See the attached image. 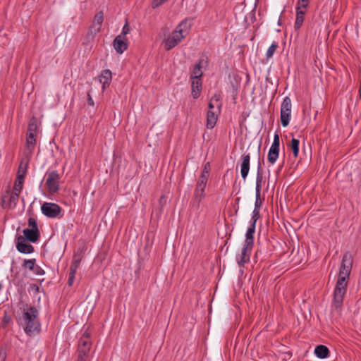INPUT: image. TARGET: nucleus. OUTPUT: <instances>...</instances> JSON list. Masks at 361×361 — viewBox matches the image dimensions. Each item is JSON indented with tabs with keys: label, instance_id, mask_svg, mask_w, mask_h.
<instances>
[{
	"label": "nucleus",
	"instance_id": "nucleus-1",
	"mask_svg": "<svg viewBox=\"0 0 361 361\" xmlns=\"http://www.w3.org/2000/svg\"><path fill=\"white\" fill-rule=\"evenodd\" d=\"M352 267L353 257L350 252H346L343 255L338 277L334 291L333 305L336 308L341 307L343 304Z\"/></svg>",
	"mask_w": 361,
	"mask_h": 361
},
{
	"label": "nucleus",
	"instance_id": "nucleus-2",
	"mask_svg": "<svg viewBox=\"0 0 361 361\" xmlns=\"http://www.w3.org/2000/svg\"><path fill=\"white\" fill-rule=\"evenodd\" d=\"M91 348L92 341L90 334L86 331L78 341L76 361H89Z\"/></svg>",
	"mask_w": 361,
	"mask_h": 361
},
{
	"label": "nucleus",
	"instance_id": "nucleus-3",
	"mask_svg": "<svg viewBox=\"0 0 361 361\" xmlns=\"http://www.w3.org/2000/svg\"><path fill=\"white\" fill-rule=\"evenodd\" d=\"M187 27V21L183 20L172 32L171 35L168 37L164 42V48L166 51H169L177 44H178L181 40L185 38V35L183 34V29Z\"/></svg>",
	"mask_w": 361,
	"mask_h": 361
},
{
	"label": "nucleus",
	"instance_id": "nucleus-4",
	"mask_svg": "<svg viewBox=\"0 0 361 361\" xmlns=\"http://www.w3.org/2000/svg\"><path fill=\"white\" fill-rule=\"evenodd\" d=\"M45 176L47 177L45 185L48 192L51 195L56 193L60 188L59 180L61 177L59 173L56 171H51L47 172Z\"/></svg>",
	"mask_w": 361,
	"mask_h": 361
},
{
	"label": "nucleus",
	"instance_id": "nucleus-5",
	"mask_svg": "<svg viewBox=\"0 0 361 361\" xmlns=\"http://www.w3.org/2000/svg\"><path fill=\"white\" fill-rule=\"evenodd\" d=\"M291 116V100L286 97L281 106V122L283 127L288 126Z\"/></svg>",
	"mask_w": 361,
	"mask_h": 361
},
{
	"label": "nucleus",
	"instance_id": "nucleus-6",
	"mask_svg": "<svg viewBox=\"0 0 361 361\" xmlns=\"http://www.w3.org/2000/svg\"><path fill=\"white\" fill-rule=\"evenodd\" d=\"M263 180V174H262V168L260 164L258 165L257 167V173L256 178V200L255 203L254 209L260 210V208L262 204V201L260 199L261 190H262V183Z\"/></svg>",
	"mask_w": 361,
	"mask_h": 361
},
{
	"label": "nucleus",
	"instance_id": "nucleus-7",
	"mask_svg": "<svg viewBox=\"0 0 361 361\" xmlns=\"http://www.w3.org/2000/svg\"><path fill=\"white\" fill-rule=\"evenodd\" d=\"M19 195L17 193L6 191L1 197V207L4 209H13L17 205Z\"/></svg>",
	"mask_w": 361,
	"mask_h": 361
},
{
	"label": "nucleus",
	"instance_id": "nucleus-8",
	"mask_svg": "<svg viewBox=\"0 0 361 361\" xmlns=\"http://www.w3.org/2000/svg\"><path fill=\"white\" fill-rule=\"evenodd\" d=\"M42 213L49 218H56L61 212V208L55 203L44 202L41 207Z\"/></svg>",
	"mask_w": 361,
	"mask_h": 361
},
{
	"label": "nucleus",
	"instance_id": "nucleus-9",
	"mask_svg": "<svg viewBox=\"0 0 361 361\" xmlns=\"http://www.w3.org/2000/svg\"><path fill=\"white\" fill-rule=\"evenodd\" d=\"M280 139L278 134H275L274 142L269 149L268 153V161L270 164H274L279 157V154Z\"/></svg>",
	"mask_w": 361,
	"mask_h": 361
},
{
	"label": "nucleus",
	"instance_id": "nucleus-10",
	"mask_svg": "<svg viewBox=\"0 0 361 361\" xmlns=\"http://www.w3.org/2000/svg\"><path fill=\"white\" fill-rule=\"evenodd\" d=\"M104 20V13L102 11H99L96 13L94 17L93 23L89 28L88 35H91L94 37L100 30Z\"/></svg>",
	"mask_w": 361,
	"mask_h": 361
},
{
	"label": "nucleus",
	"instance_id": "nucleus-11",
	"mask_svg": "<svg viewBox=\"0 0 361 361\" xmlns=\"http://www.w3.org/2000/svg\"><path fill=\"white\" fill-rule=\"evenodd\" d=\"M16 249L23 254H30L34 252V247L26 243V240L22 235H18L16 238Z\"/></svg>",
	"mask_w": 361,
	"mask_h": 361
},
{
	"label": "nucleus",
	"instance_id": "nucleus-12",
	"mask_svg": "<svg viewBox=\"0 0 361 361\" xmlns=\"http://www.w3.org/2000/svg\"><path fill=\"white\" fill-rule=\"evenodd\" d=\"M252 246L244 245L242 249L241 253L236 256V260L240 267L244 266V264L250 261L251 252L252 250Z\"/></svg>",
	"mask_w": 361,
	"mask_h": 361
},
{
	"label": "nucleus",
	"instance_id": "nucleus-13",
	"mask_svg": "<svg viewBox=\"0 0 361 361\" xmlns=\"http://www.w3.org/2000/svg\"><path fill=\"white\" fill-rule=\"evenodd\" d=\"M113 45L117 53L122 54L128 49V39L123 35H118L114 39Z\"/></svg>",
	"mask_w": 361,
	"mask_h": 361
},
{
	"label": "nucleus",
	"instance_id": "nucleus-14",
	"mask_svg": "<svg viewBox=\"0 0 361 361\" xmlns=\"http://www.w3.org/2000/svg\"><path fill=\"white\" fill-rule=\"evenodd\" d=\"M24 331L30 336H34L40 331V323L39 319H35L25 323Z\"/></svg>",
	"mask_w": 361,
	"mask_h": 361
},
{
	"label": "nucleus",
	"instance_id": "nucleus-15",
	"mask_svg": "<svg viewBox=\"0 0 361 361\" xmlns=\"http://www.w3.org/2000/svg\"><path fill=\"white\" fill-rule=\"evenodd\" d=\"M23 238L30 243H36L40 237L39 229L25 228L23 231Z\"/></svg>",
	"mask_w": 361,
	"mask_h": 361
},
{
	"label": "nucleus",
	"instance_id": "nucleus-16",
	"mask_svg": "<svg viewBox=\"0 0 361 361\" xmlns=\"http://www.w3.org/2000/svg\"><path fill=\"white\" fill-rule=\"evenodd\" d=\"M240 174L243 180H245L250 171V154H244L241 157Z\"/></svg>",
	"mask_w": 361,
	"mask_h": 361
},
{
	"label": "nucleus",
	"instance_id": "nucleus-17",
	"mask_svg": "<svg viewBox=\"0 0 361 361\" xmlns=\"http://www.w3.org/2000/svg\"><path fill=\"white\" fill-rule=\"evenodd\" d=\"M221 106L222 102L221 94L219 92H216L210 99V101L208 104V110H221Z\"/></svg>",
	"mask_w": 361,
	"mask_h": 361
},
{
	"label": "nucleus",
	"instance_id": "nucleus-18",
	"mask_svg": "<svg viewBox=\"0 0 361 361\" xmlns=\"http://www.w3.org/2000/svg\"><path fill=\"white\" fill-rule=\"evenodd\" d=\"M221 110L211 111L208 110L207 113V128L212 129L215 126L218 116L220 114Z\"/></svg>",
	"mask_w": 361,
	"mask_h": 361
},
{
	"label": "nucleus",
	"instance_id": "nucleus-19",
	"mask_svg": "<svg viewBox=\"0 0 361 361\" xmlns=\"http://www.w3.org/2000/svg\"><path fill=\"white\" fill-rule=\"evenodd\" d=\"M99 78V82L102 84V89L105 90L110 85L112 74L110 70L106 69L102 71Z\"/></svg>",
	"mask_w": 361,
	"mask_h": 361
},
{
	"label": "nucleus",
	"instance_id": "nucleus-20",
	"mask_svg": "<svg viewBox=\"0 0 361 361\" xmlns=\"http://www.w3.org/2000/svg\"><path fill=\"white\" fill-rule=\"evenodd\" d=\"M38 319V311L35 307H30L23 314L25 323Z\"/></svg>",
	"mask_w": 361,
	"mask_h": 361
},
{
	"label": "nucleus",
	"instance_id": "nucleus-21",
	"mask_svg": "<svg viewBox=\"0 0 361 361\" xmlns=\"http://www.w3.org/2000/svg\"><path fill=\"white\" fill-rule=\"evenodd\" d=\"M192 96L194 99H197L200 97L202 90V82L201 80L192 79L191 84Z\"/></svg>",
	"mask_w": 361,
	"mask_h": 361
},
{
	"label": "nucleus",
	"instance_id": "nucleus-22",
	"mask_svg": "<svg viewBox=\"0 0 361 361\" xmlns=\"http://www.w3.org/2000/svg\"><path fill=\"white\" fill-rule=\"evenodd\" d=\"M255 231V226L250 224L249 228H247L246 234H245V240L244 245L253 247Z\"/></svg>",
	"mask_w": 361,
	"mask_h": 361
},
{
	"label": "nucleus",
	"instance_id": "nucleus-23",
	"mask_svg": "<svg viewBox=\"0 0 361 361\" xmlns=\"http://www.w3.org/2000/svg\"><path fill=\"white\" fill-rule=\"evenodd\" d=\"M28 167V160L23 159L19 164L17 172V177L19 179H24Z\"/></svg>",
	"mask_w": 361,
	"mask_h": 361
},
{
	"label": "nucleus",
	"instance_id": "nucleus-24",
	"mask_svg": "<svg viewBox=\"0 0 361 361\" xmlns=\"http://www.w3.org/2000/svg\"><path fill=\"white\" fill-rule=\"evenodd\" d=\"M314 354L317 357L324 359L329 356V350L324 345H319L314 349Z\"/></svg>",
	"mask_w": 361,
	"mask_h": 361
},
{
	"label": "nucleus",
	"instance_id": "nucleus-25",
	"mask_svg": "<svg viewBox=\"0 0 361 361\" xmlns=\"http://www.w3.org/2000/svg\"><path fill=\"white\" fill-rule=\"evenodd\" d=\"M204 190L195 188L193 195V204H196L197 207H198L200 202L204 198Z\"/></svg>",
	"mask_w": 361,
	"mask_h": 361
},
{
	"label": "nucleus",
	"instance_id": "nucleus-26",
	"mask_svg": "<svg viewBox=\"0 0 361 361\" xmlns=\"http://www.w3.org/2000/svg\"><path fill=\"white\" fill-rule=\"evenodd\" d=\"M305 12L306 11L305 10H299V8H296V19L295 22V28L296 30H298L302 26Z\"/></svg>",
	"mask_w": 361,
	"mask_h": 361
},
{
	"label": "nucleus",
	"instance_id": "nucleus-27",
	"mask_svg": "<svg viewBox=\"0 0 361 361\" xmlns=\"http://www.w3.org/2000/svg\"><path fill=\"white\" fill-rule=\"evenodd\" d=\"M202 60H200L197 64L194 66L191 75V79L201 80V77L203 74L202 71Z\"/></svg>",
	"mask_w": 361,
	"mask_h": 361
},
{
	"label": "nucleus",
	"instance_id": "nucleus-28",
	"mask_svg": "<svg viewBox=\"0 0 361 361\" xmlns=\"http://www.w3.org/2000/svg\"><path fill=\"white\" fill-rule=\"evenodd\" d=\"M37 134L32 133H27L26 145L30 150L33 149L36 144Z\"/></svg>",
	"mask_w": 361,
	"mask_h": 361
},
{
	"label": "nucleus",
	"instance_id": "nucleus-29",
	"mask_svg": "<svg viewBox=\"0 0 361 361\" xmlns=\"http://www.w3.org/2000/svg\"><path fill=\"white\" fill-rule=\"evenodd\" d=\"M299 144L300 142L298 139L292 138L289 144L290 149L293 151V156L295 158L298 157L299 153Z\"/></svg>",
	"mask_w": 361,
	"mask_h": 361
},
{
	"label": "nucleus",
	"instance_id": "nucleus-30",
	"mask_svg": "<svg viewBox=\"0 0 361 361\" xmlns=\"http://www.w3.org/2000/svg\"><path fill=\"white\" fill-rule=\"evenodd\" d=\"M37 118L32 116L29 122L27 133H32L37 134Z\"/></svg>",
	"mask_w": 361,
	"mask_h": 361
},
{
	"label": "nucleus",
	"instance_id": "nucleus-31",
	"mask_svg": "<svg viewBox=\"0 0 361 361\" xmlns=\"http://www.w3.org/2000/svg\"><path fill=\"white\" fill-rule=\"evenodd\" d=\"M23 182L24 179H19L18 177H16L13 189V193H17V195H19L23 189Z\"/></svg>",
	"mask_w": 361,
	"mask_h": 361
},
{
	"label": "nucleus",
	"instance_id": "nucleus-32",
	"mask_svg": "<svg viewBox=\"0 0 361 361\" xmlns=\"http://www.w3.org/2000/svg\"><path fill=\"white\" fill-rule=\"evenodd\" d=\"M208 178H207L204 175L200 176L198 178L197 182L196 183V188H199L201 190H205L207 183Z\"/></svg>",
	"mask_w": 361,
	"mask_h": 361
},
{
	"label": "nucleus",
	"instance_id": "nucleus-33",
	"mask_svg": "<svg viewBox=\"0 0 361 361\" xmlns=\"http://www.w3.org/2000/svg\"><path fill=\"white\" fill-rule=\"evenodd\" d=\"M279 45L276 42H274L271 44V45L269 47L266 53V57L267 60L273 56L274 52L276 51Z\"/></svg>",
	"mask_w": 361,
	"mask_h": 361
},
{
	"label": "nucleus",
	"instance_id": "nucleus-34",
	"mask_svg": "<svg viewBox=\"0 0 361 361\" xmlns=\"http://www.w3.org/2000/svg\"><path fill=\"white\" fill-rule=\"evenodd\" d=\"M36 264L35 259H25L23 262V267L28 269L29 270L34 269V267Z\"/></svg>",
	"mask_w": 361,
	"mask_h": 361
},
{
	"label": "nucleus",
	"instance_id": "nucleus-35",
	"mask_svg": "<svg viewBox=\"0 0 361 361\" xmlns=\"http://www.w3.org/2000/svg\"><path fill=\"white\" fill-rule=\"evenodd\" d=\"M309 1L310 0H298L296 8H299V10L306 11V8L309 4Z\"/></svg>",
	"mask_w": 361,
	"mask_h": 361
},
{
	"label": "nucleus",
	"instance_id": "nucleus-36",
	"mask_svg": "<svg viewBox=\"0 0 361 361\" xmlns=\"http://www.w3.org/2000/svg\"><path fill=\"white\" fill-rule=\"evenodd\" d=\"M260 214L259 210L254 209L252 212V216L251 218L250 224L256 225L257 221L259 219Z\"/></svg>",
	"mask_w": 361,
	"mask_h": 361
},
{
	"label": "nucleus",
	"instance_id": "nucleus-37",
	"mask_svg": "<svg viewBox=\"0 0 361 361\" xmlns=\"http://www.w3.org/2000/svg\"><path fill=\"white\" fill-rule=\"evenodd\" d=\"M28 226L30 227L29 228L39 229L36 219L32 217L28 219Z\"/></svg>",
	"mask_w": 361,
	"mask_h": 361
},
{
	"label": "nucleus",
	"instance_id": "nucleus-38",
	"mask_svg": "<svg viewBox=\"0 0 361 361\" xmlns=\"http://www.w3.org/2000/svg\"><path fill=\"white\" fill-rule=\"evenodd\" d=\"M36 275H44V271L37 264H35L34 267V269L31 270Z\"/></svg>",
	"mask_w": 361,
	"mask_h": 361
},
{
	"label": "nucleus",
	"instance_id": "nucleus-39",
	"mask_svg": "<svg viewBox=\"0 0 361 361\" xmlns=\"http://www.w3.org/2000/svg\"><path fill=\"white\" fill-rule=\"evenodd\" d=\"M209 170H210V164L209 162H207L204 164L203 170H202L200 176L204 175L207 178H209Z\"/></svg>",
	"mask_w": 361,
	"mask_h": 361
},
{
	"label": "nucleus",
	"instance_id": "nucleus-40",
	"mask_svg": "<svg viewBox=\"0 0 361 361\" xmlns=\"http://www.w3.org/2000/svg\"><path fill=\"white\" fill-rule=\"evenodd\" d=\"M75 274H76V272H75V271H73H73H69L68 279V285L69 286H71L73 284Z\"/></svg>",
	"mask_w": 361,
	"mask_h": 361
},
{
	"label": "nucleus",
	"instance_id": "nucleus-41",
	"mask_svg": "<svg viewBox=\"0 0 361 361\" xmlns=\"http://www.w3.org/2000/svg\"><path fill=\"white\" fill-rule=\"evenodd\" d=\"M80 262H78V260H74L73 259V262H72V263L71 264V267H70V271H73H73L76 272L77 269H78V267L80 265Z\"/></svg>",
	"mask_w": 361,
	"mask_h": 361
},
{
	"label": "nucleus",
	"instance_id": "nucleus-42",
	"mask_svg": "<svg viewBox=\"0 0 361 361\" xmlns=\"http://www.w3.org/2000/svg\"><path fill=\"white\" fill-rule=\"evenodd\" d=\"M167 0H153V1L152 2V7L153 8H158L159 6L163 4Z\"/></svg>",
	"mask_w": 361,
	"mask_h": 361
},
{
	"label": "nucleus",
	"instance_id": "nucleus-43",
	"mask_svg": "<svg viewBox=\"0 0 361 361\" xmlns=\"http://www.w3.org/2000/svg\"><path fill=\"white\" fill-rule=\"evenodd\" d=\"M130 28L128 23L126 22V23L123 27L122 32L120 35H123L124 37H126V35L127 34H128L130 32Z\"/></svg>",
	"mask_w": 361,
	"mask_h": 361
},
{
	"label": "nucleus",
	"instance_id": "nucleus-44",
	"mask_svg": "<svg viewBox=\"0 0 361 361\" xmlns=\"http://www.w3.org/2000/svg\"><path fill=\"white\" fill-rule=\"evenodd\" d=\"M39 286L35 284H31L29 287V292H32L34 294L39 293Z\"/></svg>",
	"mask_w": 361,
	"mask_h": 361
},
{
	"label": "nucleus",
	"instance_id": "nucleus-45",
	"mask_svg": "<svg viewBox=\"0 0 361 361\" xmlns=\"http://www.w3.org/2000/svg\"><path fill=\"white\" fill-rule=\"evenodd\" d=\"M82 259V255L81 252L80 253L76 252L74 254V255H73L74 260H78V262H80Z\"/></svg>",
	"mask_w": 361,
	"mask_h": 361
},
{
	"label": "nucleus",
	"instance_id": "nucleus-46",
	"mask_svg": "<svg viewBox=\"0 0 361 361\" xmlns=\"http://www.w3.org/2000/svg\"><path fill=\"white\" fill-rule=\"evenodd\" d=\"M87 102H88L89 105L94 106V101H93L90 92L87 93Z\"/></svg>",
	"mask_w": 361,
	"mask_h": 361
},
{
	"label": "nucleus",
	"instance_id": "nucleus-47",
	"mask_svg": "<svg viewBox=\"0 0 361 361\" xmlns=\"http://www.w3.org/2000/svg\"><path fill=\"white\" fill-rule=\"evenodd\" d=\"M164 200L165 201V198L164 196H161L159 200L160 203L161 204L162 202H164Z\"/></svg>",
	"mask_w": 361,
	"mask_h": 361
},
{
	"label": "nucleus",
	"instance_id": "nucleus-48",
	"mask_svg": "<svg viewBox=\"0 0 361 361\" xmlns=\"http://www.w3.org/2000/svg\"><path fill=\"white\" fill-rule=\"evenodd\" d=\"M0 361H4V357H0Z\"/></svg>",
	"mask_w": 361,
	"mask_h": 361
},
{
	"label": "nucleus",
	"instance_id": "nucleus-49",
	"mask_svg": "<svg viewBox=\"0 0 361 361\" xmlns=\"http://www.w3.org/2000/svg\"><path fill=\"white\" fill-rule=\"evenodd\" d=\"M239 200H240V198H239V197H238V198L236 199V201H237V202H238Z\"/></svg>",
	"mask_w": 361,
	"mask_h": 361
},
{
	"label": "nucleus",
	"instance_id": "nucleus-50",
	"mask_svg": "<svg viewBox=\"0 0 361 361\" xmlns=\"http://www.w3.org/2000/svg\"><path fill=\"white\" fill-rule=\"evenodd\" d=\"M1 288V285L0 284V289Z\"/></svg>",
	"mask_w": 361,
	"mask_h": 361
}]
</instances>
